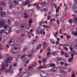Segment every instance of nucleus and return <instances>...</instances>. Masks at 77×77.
<instances>
[{
  "mask_svg": "<svg viewBox=\"0 0 77 77\" xmlns=\"http://www.w3.org/2000/svg\"><path fill=\"white\" fill-rule=\"evenodd\" d=\"M21 58L22 60L23 61H25L26 60V56H22Z\"/></svg>",
  "mask_w": 77,
  "mask_h": 77,
  "instance_id": "obj_10",
  "label": "nucleus"
},
{
  "mask_svg": "<svg viewBox=\"0 0 77 77\" xmlns=\"http://www.w3.org/2000/svg\"><path fill=\"white\" fill-rule=\"evenodd\" d=\"M42 5H46V2L44 1L42 3Z\"/></svg>",
  "mask_w": 77,
  "mask_h": 77,
  "instance_id": "obj_46",
  "label": "nucleus"
},
{
  "mask_svg": "<svg viewBox=\"0 0 77 77\" xmlns=\"http://www.w3.org/2000/svg\"><path fill=\"white\" fill-rule=\"evenodd\" d=\"M37 64H36V63H34L32 65V67H35V66H36Z\"/></svg>",
  "mask_w": 77,
  "mask_h": 77,
  "instance_id": "obj_29",
  "label": "nucleus"
},
{
  "mask_svg": "<svg viewBox=\"0 0 77 77\" xmlns=\"http://www.w3.org/2000/svg\"><path fill=\"white\" fill-rule=\"evenodd\" d=\"M32 30H33L32 29H31L30 30L27 31V32L29 34L30 33L32 32Z\"/></svg>",
  "mask_w": 77,
  "mask_h": 77,
  "instance_id": "obj_32",
  "label": "nucleus"
},
{
  "mask_svg": "<svg viewBox=\"0 0 77 77\" xmlns=\"http://www.w3.org/2000/svg\"><path fill=\"white\" fill-rule=\"evenodd\" d=\"M31 51L32 52V53H34V52L35 51V49H34V48H32L31 49Z\"/></svg>",
  "mask_w": 77,
  "mask_h": 77,
  "instance_id": "obj_21",
  "label": "nucleus"
},
{
  "mask_svg": "<svg viewBox=\"0 0 77 77\" xmlns=\"http://www.w3.org/2000/svg\"><path fill=\"white\" fill-rule=\"evenodd\" d=\"M30 3V1L29 0H26L25 1H24L23 2V5H28L29 3Z\"/></svg>",
  "mask_w": 77,
  "mask_h": 77,
  "instance_id": "obj_5",
  "label": "nucleus"
},
{
  "mask_svg": "<svg viewBox=\"0 0 77 77\" xmlns=\"http://www.w3.org/2000/svg\"><path fill=\"white\" fill-rule=\"evenodd\" d=\"M74 35V36H77V32H75Z\"/></svg>",
  "mask_w": 77,
  "mask_h": 77,
  "instance_id": "obj_59",
  "label": "nucleus"
},
{
  "mask_svg": "<svg viewBox=\"0 0 77 77\" xmlns=\"http://www.w3.org/2000/svg\"><path fill=\"white\" fill-rule=\"evenodd\" d=\"M50 52H48L47 53V55L48 56H49V54H50Z\"/></svg>",
  "mask_w": 77,
  "mask_h": 77,
  "instance_id": "obj_45",
  "label": "nucleus"
},
{
  "mask_svg": "<svg viewBox=\"0 0 77 77\" xmlns=\"http://www.w3.org/2000/svg\"><path fill=\"white\" fill-rule=\"evenodd\" d=\"M43 66L44 68H47V65L45 64H44L43 65Z\"/></svg>",
  "mask_w": 77,
  "mask_h": 77,
  "instance_id": "obj_38",
  "label": "nucleus"
},
{
  "mask_svg": "<svg viewBox=\"0 0 77 77\" xmlns=\"http://www.w3.org/2000/svg\"><path fill=\"white\" fill-rule=\"evenodd\" d=\"M69 72H71V68H70L69 70Z\"/></svg>",
  "mask_w": 77,
  "mask_h": 77,
  "instance_id": "obj_61",
  "label": "nucleus"
},
{
  "mask_svg": "<svg viewBox=\"0 0 77 77\" xmlns=\"http://www.w3.org/2000/svg\"><path fill=\"white\" fill-rule=\"evenodd\" d=\"M5 69V64H3L2 65V69Z\"/></svg>",
  "mask_w": 77,
  "mask_h": 77,
  "instance_id": "obj_28",
  "label": "nucleus"
},
{
  "mask_svg": "<svg viewBox=\"0 0 77 77\" xmlns=\"http://www.w3.org/2000/svg\"><path fill=\"white\" fill-rule=\"evenodd\" d=\"M16 50V49H15L14 48L12 49V51L13 52V53H15V50Z\"/></svg>",
  "mask_w": 77,
  "mask_h": 77,
  "instance_id": "obj_27",
  "label": "nucleus"
},
{
  "mask_svg": "<svg viewBox=\"0 0 77 77\" xmlns=\"http://www.w3.org/2000/svg\"><path fill=\"white\" fill-rule=\"evenodd\" d=\"M61 30H62V29H60L59 32V33L60 34H62V31H61Z\"/></svg>",
  "mask_w": 77,
  "mask_h": 77,
  "instance_id": "obj_44",
  "label": "nucleus"
},
{
  "mask_svg": "<svg viewBox=\"0 0 77 77\" xmlns=\"http://www.w3.org/2000/svg\"><path fill=\"white\" fill-rule=\"evenodd\" d=\"M14 4L16 5H18L19 4V1L18 0H13Z\"/></svg>",
  "mask_w": 77,
  "mask_h": 77,
  "instance_id": "obj_8",
  "label": "nucleus"
},
{
  "mask_svg": "<svg viewBox=\"0 0 77 77\" xmlns=\"http://www.w3.org/2000/svg\"><path fill=\"white\" fill-rule=\"evenodd\" d=\"M7 58H8V59H9V60H11V59H12V57H8Z\"/></svg>",
  "mask_w": 77,
  "mask_h": 77,
  "instance_id": "obj_48",
  "label": "nucleus"
},
{
  "mask_svg": "<svg viewBox=\"0 0 77 77\" xmlns=\"http://www.w3.org/2000/svg\"><path fill=\"white\" fill-rule=\"evenodd\" d=\"M56 16L57 17H59V14H56Z\"/></svg>",
  "mask_w": 77,
  "mask_h": 77,
  "instance_id": "obj_64",
  "label": "nucleus"
},
{
  "mask_svg": "<svg viewBox=\"0 0 77 77\" xmlns=\"http://www.w3.org/2000/svg\"><path fill=\"white\" fill-rule=\"evenodd\" d=\"M32 23V20L31 19H30L29 21V23Z\"/></svg>",
  "mask_w": 77,
  "mask_h": 77,
  "instance_id": "obj_47",
  "label": "nucleus"
},
{
  "mask_svg": "<svg viewBox=\"0 0 77 77\" xmlns=\"http://www.w3.org/2000/svg\"><path fill=\"white\" fill-rule=\"evenodd\" d=\"M62 60V59L60 58H59L58 59V61H61Z\"/></svg>",
  "mask_w": 77,
  "mask_h": 77,
  "instance_id": "obj_60",
  "label": "nucleus"
},
{
  "mask_svg": "<svg viewBox=\"0 0 77 77\" xmlns=\"http://www.w3.org/2000/svg\"><path fill=\"white\" fill-rule=\"evenodd\" d=\"M77 12V8H75L74 10V13L75 14H76Z\"/></svg>",
  "mask_w": 77,
  "mask_h": 77,
  "instance_id": "obj_35",
  "label": "nucleus"
},
{
  "mask_svg": "<svg viewBox=\"0 0 77 77\" xmlns=\"http://www.w3.org/2000/svg\"><path fill=\"white\" fill-rule=\"evenodd\" d=\"M57 23L58 24H59V23H60V22H59V21H58V20H57Z\"/></svg>",
  "mask_w": 77,
  "mask_h": 77,
  "instance_id": "obj_62",
  "label": "nucleus"
},
{
  "mask_svg": "<svg viewBox=\"0 0 77 77\" xmlns=\"http://www.w3.org/2000/svg\"><path fill=\"white\" fill-rule=\"evenodd\" d=\"M41 47V45L40 44H39L38 45L37 47L36 48V50H38V49H39Z\"/></svg>",
  "mask_w": 77,
  "mask_h": 77,
  "instance_id": "obj_13",
  "label": "nucleus"
},
{
  "mask_svg": "<svg viewBox=\"0 0 77 77\" xmlns=\"http://www.w3.org/2000/svg\"><path fill=\"white\" fill-rule=\"evenodd\" d=\"M60 72L61 73H62V74H65V71L64 70H61L60 71Z\"/></svg>",
  "mask_w": 77,
  "mask_h": 77,
  "instance_id": "obj_20",
  "label": "nucleus"
},
{
  "mask_svg": "<svg viewBox=\"0 0 77 77\" xmlns=\"http://www.w3.org/2000/svg\"><path fill=\"white\" fill-rule=\"evenodd\" d=\"M28 49V47L25 46L24 47L23 49V51H26Z\"/></svg>",
  "mask_w": 77,
  "mask_h": 77,
  "instance_id": "obj_9",
  "label": "nucleus"
},
{
  "mask_svg": "<svg viewBox=\"0 0 77 77\" xmlns=\"http://www.w3.org/2000/svg\"><path fill=\"white\" fill-rule=\"evenodd\" d=\"M17 63H15L13 65V66H17Z\"/></svg>",
  "mask_w": 77,
  "mask_h": 77,
  "instance_id": "obj_54",
  "label": "nucleus"
},
{
  "mask_svg": "<svg viewBox=\"0 0 77 77\" xmlns=\"http://www.w3.org/2000/svg\"><path fill=\"white\" fill-rule=\"evenodd\" d=\"M29 75V73L28 72H26L25 74V76L26 77H28Z\"/></svg>",
  "mask_w": 77,
  "mask_h": 77,
  "instance_id": "obj_26",
  "label": "nucleus"
},
{
  "mask_svg": "<svg viewBox=\"0 0 77 77\" xmlns=\"http://www.w3.org/2000/svg\"><path fill=\"white\" fill-rule=\"evenodd\" d=\"M14 48L16 50H17L18 51H20V47L19 45H16L14 46Z\"/></svg>",
  "mask_w": 77,
  "mask_h": 77,
  "instance_id": "obj_4",
  "label": "nucleus"
},
{
  "mask_svg": "<svg viewBox=\"0 0 77 77\" xmlns=\"http://www.w3.org/2000/svg\"><path fill=\"white\" fill-rule=\"evenodd\" d=\"M0 24L1 27H3L4 29L8 28V25L5 24V22L3 20H0Z\"/></svg>",
  "mask_w": 77,
  "mask_h": 77,
  "instance_id": "obj_1",
  "label": "nucleus"
},
{
  "mask_svg": "<svg viewBox=\"0 0 77 77\" xmlns=\"http://www.w3.org/2000/svg\"><path fill=\"white\" fill-rule=\"evenodd\" d=\"M9 60L8 59V58L6 59V63H9Z\"/></svg>",
  "mask_w": 77,
  "mask_h": 77,
  "instance_id": "obj_36",
  "label": "nucleus"
},
{
  "mask_svg": "<svg viewBox=\"0 0 77 77\" xmlns=\"http://www.w3.org/2000/svg\"><path fill=\"white\" fill-rule=\"evenodd\" d=\"M74 3H75V4L77 3V1L76 0H74Z\"/></svg>",
  "mask_w": 77,
  "mask_h": 77,
  "instance_id": "obj_56",
  "label": "nucleus"
},
{
  "mask_svg": "<svg viewBox=\"0 0 77 77\" xmlns=\"http://www.w3.org/2000/svg\"><path fill=\"white\" fill-rule=\"evenodd\" d=\"M7 30L10 32V31H11V30H12V28L10 27H7Z\"/></svg>",
  "mask_w": 77,
  "mask_h": 77,
  "instance_id": "obj_15",
  "label": "nucleus"
},
{
  "mask_svg": "<svg viewBox=\"0 0 77 77\" xmlns=\"http://www.w3.org/2000/svg\"><path fill=\"white\" fill-rule=\"evenodd\" d=\"M15 24L17 26H19L20 25V23L18 22H15Z\"/></svg>",
  "mask_w": 77,
  "mask_h": 77,
  "instance_id": "obj_16",
  "label": "nucleus"
},
{
  "mask_svg": "<svg viewBox=\"0 0 77 77\" xmlns=\"http://www.w3.org/2000/svg\"><path fill=\"white\" fill-rule=\"evenodd\" d=\"M40 75L42 77H47V73L45 72H41Z\"/></svg>",
  "mask_w": 77,
  "mask_h": 77,
  "instance_id": "obj_3",
  "label": "nucleus"
},
{
  "mask_svg": "<svg viewBox=\"0 0 77 77\" xmlns=\"http://www.w3.org/2000/svg\"><path fill=\"white\" fill-rule=\"evenodd\" d=\"M56 66V65L55 64H50V66L51 67L53 66V67H54Z\"/></svg>",
  "mask_w": 77,
  "mask_h": 77,
  "instance_id": "obj_25",
  "label": "nucleus"
},
{
  "mask_svg": "<svg viewBox=\"0 0 77 77\" xmlns=\"http://www.w3.org/2000/svg\"><path fill=\"white\" fill-rule=\"evenodd\" d=\"M4 31H5V30H4L3 29L1 30V31H0L1 33H2L4 32Z\"/></svg>",
  "mask_w": 77,
  "mask_h": 77,
  "instance_id": "obj_42",
  "label": "nucleus"
},
{
  "mask_svg": "<svg viewBox=\"0 0 77 77\" xmlns=\"http://www.w3.org/2000/svg\"><path fill=\"white\" fill-rule=\"evenodd\" d=\"M23 68H21L19 69V70L20 71H21L23 70Z\"/></svg>",
  "mask_w": 77,
  "mask_h": 77,
  "instance_id": "obj_51",
  "label": "nucleus"
},
{
  "mask_svg": "<svg viewBox=\"0 0 77 77\" xmlns=\"http://www.w3.org/2000/svg\"><path fill=\"white\" fill-rule=\"evenodd\" d=\"M68 61L69 62H71V58H69Z\"/></svg>",
  "mask_w": 77,
  "mask_h": 77,
  "instance_id": "obj_43",
  "label": "nucleus"
},
{
  "mask_svg": "<svg viewBox=\"0 0 77 77\" xmlns=\"http://www.w3.org/2000/svg\"><path fill=\"white\" fill-rule=\"evenodd\" d=\"M66 38H67V39H68L71 38V36H70V35H67Z\"/></svg>",
  "mask_w": 77,
  "mask_h": 77,
  "instance_id": "obj_39",
  "label": "nucleus"
},
{
  "mask_svg": "<svg viewBox=\"0 0 77 77\" xmlns=\"http://www.w3.org/2000/svg\"><path fill=\"white\" fill-rule=\"evenodd\" d=\"M62 19L63 20H65V17H64V16H63V17H62Z\"/></svg>",
  "mask_w": 77,
  "mask_h": 77,
  "instance_id": "obj_49",
  "label": "nucleus"
},
{
  "mask_svg": "<svg viewBox=\"0 0 77 77\" xmlns=\"http://www.w3.org/2000/svg\"><path fill=\"white\" fill-rule=\"evenodd\" d=\"M31 56H32V55L30 54H29L28 55V56L29 57H31Z\"/></svg>",
  "mask_w": 77,
  "mask_h": 77,
  "instance_id": "obj_58",
  "label": "nucleus"
},
{
  "mask_svg": "<svg viewBox=\"0 0 77 77\" xmlns=\"http://www.w3.org/2000/svg\"><path fill=\"white\" fill-rule=\"evenodd\" d=\"M9 72L10 74H12V70H9Z\"/></svg>",
  "mask_w": 77,
  "mask_h": 77,
  "instance_id": "obj_41",
  "label": "nucleus"
},
{
  "mask_svg": "<svg viewBox=\"0 0 77 77\" xmlns=\"http://www.w3.org/2000/svg\"><path fill=\"white\" fill-rule=\"evenodd\" d=\"M32 68H33V67H32V66H29L28 68V69H32Z\"/></svg>",
  "mask_w": 77,
  "mask_h": 77,
  "instance_id": "obj_33",
  "label": "nucleus"
},
{
  "mask_svg": "<svg viewBox=\"0 0 77 77\" xmlns=\"http://www.w3.org/2000/svg\"><path fill=\"white\" fill-rule=\"evenodd\" d=\"M39 29H40V28H39V27L38 28V29L36 31L35 33H36V34H38L39 33Z\"/></svg>",
  "mask_w": 77,
  "mask_h": 77,
  "instance_id": "obj_17",
  "label": "nucleus"
},
{
  "mask_svg": "<svg viewBox=\"0 0 77 77\" xmlns=\"http://www.w3.org/2000/svg\"><path fill=\"white\" fill-rule=\"evenodd\" d=\"M65 68V67L62 66H60L58 67V69H63Z\"/></svg>",
  "mask_w": 77,
  "mask_h": 77,
  "instance_id": "obj_14",
  "label": "nucleus"
},
{
  "mask_svg": "<svg viewBox=\"0 0 77 77\" xmlns=\"http://www.w3.org/2000/svg\"><path fill=\"white\" fill-rule=\"evenodd\" d=\"M64 55L66 57H69V55H68V54H67V53L66 52H65L64 53Z\"/></svg>",
  "mask_w": 77,
  "mask_h": 77,
  "instance_id": "obj_18",
  "label": "nucleus"
},
{
  "mask_svg": "<svg viewBox=\"0 0 77 77\" xmlns=\"http://www.w3.org/2000/svg\"><path fill=\"white\" fill-rule=\"evenodd\" d=\"M23 75V72H21L20 73L19 75H20V76H22V75Z\"/></svg>",
  "mask_w": 77,
  "mask_h": 77,
  "instance_id": "obj_34",
  "label": "nucleus"
},
{
  "mask_svg": "<svg viewBox=\"0 0 77 77\" xmlns=\"http://www.w3.org/2000/svg\"><path fill=\"white\" fill-rule=\"evenodd\" d=\"M50 41L51 42L52 44H56V42H55V41L53 40V39H51Z\"/></svg>",
  "mask_w": 77,
  "mask_h": 77,
  "instance_id": "obj_12",
  "label": "nucleus"
},
{
  "mask_svg": "<svg viewBox=\"0 0 77 77\" xmlns=\"http://www.w3.org/2000/svg\"><path fill=\"white\" fill-rule=\"evenodd\" d=\"M75 21H74L71 24V26H74V25L75 24Z\"/></svg>",
  "mask_w": 77,
  "mask_h": 77,
  "instance_id": "obj_19",
  "label": "nucleus"
},
{
  "mask_svg": "<svg viewBox=\"0 0 77 77\" xmlns=\"http://www.w3.org/2000/svg\"><path fill=\"white\" fill-rule=\"evenodd\" d=\"M8 24H10L11 23V20H9L8 21Z\"/></svg>",
  "mask_w": 77,
  "mask_h": 77,
  "instance_id": "obj_50",
  "label": "nucleus"
},
{
  "mask_svg": "<svg viewBox=\"0 0 77 77\" xmlns=\"http://www.w3.org/2000/svg\"><path fill=\"white\" fill-rule=\"evenodd\" d=\"M15 40L14 39H12L10 40L8 44L11 46H12V45H14L15 44Z\"/></svg>",
  "mask_w": 77,
  "mask_h": 77,
  "instance_id": "obj_2",
  "label": "nucleus"
},
{
  "mask_svg": "<svg viewBox=\"0 0 77 77\" xmlns=\"http://www.w3.org/2000/svg\"><path fill=\"white\" fill-rule=\"evenodd\" d=\"M26 26V24L25 23H23L20 27V29L21 30H23Z\"/></svg>",
  "mask_w": 77,
  "mask_h": 77,
  "instance_id": "obj_6",
  "label": "nucleus"
},
{
  "mask_svg": "<svg viewBox=\"0 0 77 77\" xmlns=\"http://www.w3.org/2000/svg\"><path fill=\"white\" fill-rule=\"evenodd\" d=\"M24 18H27V17H28V15H27V14L26 13H24Z\"/></svg>",
  "mask_w": 77,
  "mask_h": 77,
  "instance_id": "obj_22",
  "label": "nucleus"
},
{
  "mask_svg": "<svg viewBox=\"0 0 77 77\" xmlns=\"http://www.w3.org/2000/svg\"><path fill=\"white\" fill-rule=\"evenodd\" d=\"M43 51V49H41L39 52L40 53H42V51Z\"/></svg>",
  "mask_w": 77,
  "mask_h": 77,
  "instance_id": "obj_55",
  "label": "nucleus"
},
{
  "mask_svg": "<svg viewBox=\"0 0 77 77\" xmlns=\"http://www.w3.org/2000/svg\"><path fill=\"white\" fill-rule=\"evenodd\" d=\"M47 43H45V42H44V47H47Z\"/></svg>",
  "mask_w": 77,
  "mask_h": 77,
  "instance_id": "obj_31",
  "label": "nucleus"
},
{
  "mask_svg": "<svg viewBox=\"0 0 77 77\" xmlns=\"http://www.w3.org/2000/svg\"><path fill=\"white\" fill-rule=\"evenodd\" d=\"M2 12V8H0V13Z\"/></svg>",
  "mask_w": 77,
  "mask_h": 77,
  "instance_id": "obj_57",
  "label": "nucleus"
},
{
  "mask_svg": "<svg viewBox=\"0 0 77 77\" xmlns=\"http://www.w3.org/2000/svg\"><path fill=\"white\" fill-rule=\"evenodd\" d=\"M38 5H39V4H38L37 6V9H40V7Z\"/></svg>",
  "mask_w": 77,
  "mask_h": 77,
  "instance_id": "obj_37",
  "label": "nucleus"
},
{
  "mask_svg": "<svg viewBox=\"0 0 77 77\" xmlns=\"http://www.w3.org/2000/svg\"><path fill=\"white\" fill-rule=\"evenodd\" d=\"M4 32L7 35H8L9 33H10V32L7 30V29L5 30H4Z\"/></svg>",
  "mask_w": 77,
  "mask_h": 77,
  "instance_id": "obj_11",
  "label": "nucleus"
},
{
  "mask_svg": "<svg viewBox=\"0 0 77 77\" xmlns=\"http://www.w3.org/2000/svg\"><path fill=\"white\" fill-rule=\"evenodd\" d=\"M46 62V58H44L43 59V63H45Z\"/></svg>",
  "mask_w": 77,
  "mask_h": 77,
  "instance_id": "obj_23",
  "label": "nucleus"
},
{
  "mask_svg": "<svg viewBox=\"0 0 77 77\" xmlns=\"http://www.w3.org/2000/svg\"><path fill=\"white\" fill-rule=\"evenodd\" d=\"M74 55L73 54H71V56L72 59H73V57H74Z\"/></svg>",
  "mask_w": 77,
  "mask_h": 77,
  "instance_id": "obj_40",
  "label": "nucleus"
},
{
  "mask_svg": "<svg viewBox=\"0 0 77 77\" xmlns=\"http://www.w3.org/2000/svg\"><path fill=\"white\" fill-rule=\"evenodd\" d=\"M6 14L5 13L3 12L1 13L0 15V17H6Z\"/></svg>",
  "mask_w": 77,
  "mask_h": 77,
  "instance_id": "obj_7",
  "label": "nucleus"
},
{
  "mask_svg": "<svg viewBox=\"0 0 77 77\" xmlns=\"http://www.w3.org/2000/svg\"><path fill=\"white\" fill-rule=\"evenodd\" d=\"M70 50L71 51H72V50H73V49H72V47L71 46H70Z\"/></svg>",
  "mask_w": 77,
  "mask_h": 77,
  "instance_id": "obj_52",
  "label": "nucleus"
},
{
  "mask_svg": "<svg viewBox=\"0 0 77 77\" xmlns=\"http://www.w3.org/2000/svg\"><path fill=\"white\" fill-rule=\"evenodd\" d=\"M57 70V68H53V71H56V70Z\"/></svg>",
  "mask_w": 77,
  "mask_h": 77,
  "instance_id": "obj_30",
  "label": "nucleus"
},
{
  "mask_svg": "<svg viewBox=\"0 0 77 77\" xmlns=\"http://www.w3.org/2000/svg\"><path fill=\"white\" fill-rule=\"evenodd\" d=\"M1 5H2V6L5 5V3L4 2H2L1 3Z\"/></svg>",
  "mask_w": 77,
  "mask_h": 77,
  "instance_id": "obj_24",
  "label": "nucleus"
},
{
  "mask_svg": "<svg viewBox=\"0 0 77 77\" xmlns=\"http://www.w3.org/2000/svg\"><path fill=\"white\" fill-rule=\"evenodd\" d=\"M60 64L61 65H63L64 64V63L63 62H61L60 63Z\"/></svg>",
  "mask_w": 77,
  "mask_h": 77,
  "instance_id": "obj_63",
  "label": "nucleus"
},
{
  "mask_svg": "<svg viewBox=\"0 0 77 77\" xmlns=\"http://www.w3.org/2000/svg\"><path fill=\"white\" fill-rule=\"evenodd\" d=\"M72 77H74V76H75V75L74 73V72H72Z\"/></svg>",
  "mask_w": 77,
  "mask_h": 77,
  "instance_id": "obj_53",
  "label": "nucleus"
}]
</instances>
